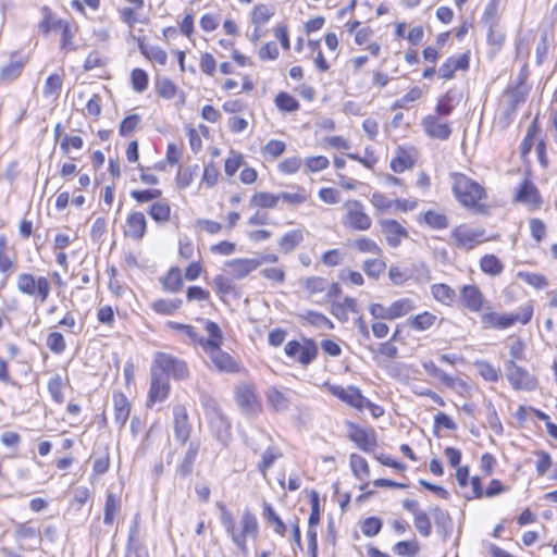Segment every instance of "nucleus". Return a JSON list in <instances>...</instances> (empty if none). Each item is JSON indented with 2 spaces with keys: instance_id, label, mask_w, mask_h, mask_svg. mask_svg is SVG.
Instances as JSON below:
<instances>
[{
  "instance_id": "1",
  "label": "nucleus",
  "mask_w": 557,
  "mask_h": 557,
  "mask_svg": "<svg viewBox=\"0 0 557 557\" xmlns=\"http://www.w3.org/2000/svg\"><path fill=\"white\" fill-rule=\"evenodd\" d=\"M188 374L189 371L185 361L166 352H156L150 368L151 380L147 407L151 408L156 403H162L169 397L170 376L181 381L187 379Z\"/></svg>"
},
{
  "instance_id": "2",
  "label": "nucleus",
  "mask_w": 557,
  "mask_h": 557,
  "mask_svg": "<svg viewBox=\"0 0 557 557\" xmlns=\"http://www.w3.org/2000/svg\"><path fill=\"white\" fill-rule=\"evenodd\" d=\"M206 331L209 337L202 347L209 354L214 367L221 372L236 373L239 372L240 366L231 355L221 349L222 332L220 326L213 321H206Z\"/></svg>"
},
{
  "instance_id": "3",
  "label": "nucleus",
  "mask_w": 557,
  "mask_h": 557,
  "mask_svg": "<svg viewBox=\"0 0 557 557\" xmlns=\"http://www.w3.org/2000/svg\"><path fill=\"white\" fill-rule=\"evenodd\" d=\"M533 315V306L525 304L520 307L517 313L500 314L491 309H485L480 320L484 329L506 330L511 327L517 322L521 324H528Z\"/></svg>"
},
{
  "instance_id": "4",
  "label": "nucleus",
  "mask_w": 557,
  "mask_h": 557,
  "mask_svg": "<svg viewBox=\"0 0 557 557\" xmlns=\"http://www.w3.org/2000/svg\"><path fill=\"white\" fill-rule=\"evenodd\" d=\"M453 193L457 201L466 208H475L480 200L485 198L484 188L462 173H453Z\"/></svg>"
},
{
  "instance_id": "5",
  "label": "nucleus",
  "mask_w": 557,
  "mask_h": 557,
  "mask_svg": "<svg viewBox=\"0 0 557 557\" xmlns=\"http://www.w3.org/2000/svg\"><path fill=\"white\" fill-rule=\"evenodd\" d=\"M16 287L21 294L33 297L40 304L47 301L51 292L50 281L46 276H37L32 273L18 274Z\"/></svg>"
},
{
  "instance_id": "6",
  "label": "nucleus",
  "mask_w": 557,
  "mask_h": 557,
  "mask_svg": "<svg viewBox=\"0 0 557 557\" xmlns=\"http://www.w3.org/2000/svg\"><path fill=\"white\" fill-rule=\"evenodd\" d=\"M286 356L301 366H309L318 356L319 349L314 339L302 338L299 341H289L284 348Z\"/></svg>"
},
{
  "instance_id": "7",
  "label": "nucleus",
  "mask_w": 557,
  "mask_h": 557,
  "mask_svg": "<svg viewBox=\"0 0 557 557\" xmlns=\"http://www.w3.org/2000/svg\"><path fill=\"white\" fill-rule=\"evenodd\" d=\"M346 213L343 216L344 226L354 231H368L372 225V219L366 212L364 206L359 200H348L344 205Z\"/></svg>"
},
{
  "instance_id": "8",
  "label": "nucleus",
  "mask_w": 557,
  "mask_h": 557,
  "mask_svg": "<svg viewBox=\"0 0 557 557\" xmlns=\"http://www.w3.org/2000/svg\"><path fill=\"white\" fill-rule=\"evenodd\" d=\"M506 374L515 389L534 391L537 387L536 377L524 368L517 366L513 360L506 363Z\"/></svg>"
},
{
  "instance_id": "9",
  "label": "nucleus",
  "mask_w": 557,
  "mask_h": 557,
  "mask_svg": "<svg viewBox=\"0 0 557 557\" xmlns=\"http://www.w3.org/2000/svg\"><path fill=\"white\" fill-rule=\"evenodd\" d=\"M235 400L240 410L248 416H255L261 411V405L251 384H239L235 388Z\"/></svg>"
},
{
  "instance_id": "10",
  "label": "nucleus",
  "mask_w": 557,
  "mask_h": 557,
  "mask_svg": "<svg viewBox=\"0 0 557 557\" xmlns=\"http://www.w3.org/2000/svg\"><path fill=\"white\" fill-rule=\"evenodd\" d=\"M459 300L470 312L482 313L485 309H491L490 304L485 301L482 292L475 285H463L459 293Z\"/></svg>"
},
{
  "instance_id": "11",
  "label": "nucleus",
  "mask_w": 557,
  "mask_h": 557,
  "mask_svg": "<svg viewBox=\"0 0 557 557\" xmlns=\"http://www.w3.org/2000/svg\"><path fill=\"white\" fill-rule=\"evenodd\" d=\"M240 525L242 531L237 532L235 530L232 541L243 554L247 555V536H255L258 532V521L256 516L251 513L249 510H245L240 519Z\"/></svg>"
},
{
  "instance_id": "12",
  "label": "nucleus",
  "mask_w": 557,
  "mask_h": 557,
  "mask_svg": "<svg viewBox=\"0 0 557 557\" xmlns=\"http://www.w3.org/2000/svg\"><path fill=\"white\" fill-rule=\"evenodd\" d=\"M484 231L471 228L465 225L457 226L451 236L456 240V245L462 249H472L483 242Z\"/></svg>"
},
{
  "instance_id": "13",
  "label": "nucleus",
  "mask_w": 557,
  "mask_h": 557,
  "mask_svg": "<svg viewBox=\"0 0 557 557\" xmlns=\"http://www.w3.org/2000/svg\"><path fill=\"white\" fill-rule=\"evenodd\" d=\"M225 271L236 280H242L261 265L258 258H237L225 262Z\"/></svg>"
},
{
  "instance_id": "14",
  "label": "nucleus",
  "mask_w": 557,
  "mask_h": 557,
  "mask_svg": "<svg viewBox=\"0 0 557 557\" xmlns=\"http://www.w3.org/2000/svg\"><path fill=\"white\" fill-rule=\"evenodd\" d=\"M424 133L431 137L441 140H447L451 135V128L447 122L441 121L438 115L429 114L421 121Z\"/></svg>"
},
{
  "instance_id": "15",
  "label": "nucleus",
  "mask_w": 557,
  "mask_h": 557,
  "mask_svg": "<svg viewBox=\"0 0 557 557\" xmlns=\"http://www.w3.org/2000/svg\"><path fill=\"white\" fill-rule=\"evenodd\" d=\"M329 391L332 395L356 409L361 410L366 406V398L356 386L331 385Z\"/></svg>"
},
{
  "instance_id": "16",
  "label": "nucleus",
  "mask_w": 557,
  "mask_h": 557,
  "mask_svg": "<svg viewBox=\"0 0 557 557\" xmlns=\"http://www.w3.org/2000/svg\"><path fill=\"white\" fill-rule=\"evenodd\" d=\"M348 436L350 441L357 445L358 448L366 453H371L376 448V437L374 431L372 430H366L354 423H350Z\"/></svg>"
},
{
  "instance_id": "17",
  "label": "nucleus",
  "mask_w": 557,
  "mask_h": 557,
  "mask_svg": "<svg viewBox=\"0 0 557 557\" xmlns=\"http://www.w3.org/2000/svg\"><path fill=\"white\" fill-rule=\"evenodd\" d=\"M147 219L143 212H131L125 222L124 235L134 240H140L146 235Z\"/></svg>"
},
{
  "instance_id": "18",
  "label": "nucleus",
  "mask_w": 557,
  "mask_h": 557,
  "mask_svg": "<svg viewBox=\"0 0 557 557\" xmlns=\"http://www.w3.org/2000/svg\"><path fill=\"white\" fill-rule=\"evenodd\" d=\"M379 223L382 233L391 247L399 246L401 239L408 237V231L396 220L384 219Z\"/></svg>"
},
{
  "instance_id": "19",
  "label": "nucleus",
  "mask_w": 557,
  "mask_h": 557,
  "mask_svg": "<svg viewBox=\"0 0 557 557\" xmlns=\"http://www.w3.org/2000/svg\"><path fill=\"white\" fill-rule=\"evenodd\" d=\"M174 433L177 441L185 444L190 435L187 409L183 405L173 408Z\"/></svg>"
},
{
  "instance_id": "20",
  "label": "nucleus",
  "mask_w": 557,
  "mask_h": 557,
  "mask_svg": "<svg viewBox=\"0 0 557 557\" xmlns=\"http://www.w3.org/2000/svg\"><path fill=\"white\" fill-rule=\"evenodd\" d=\"M469 55L467 53H462L461 55L455 58H448L438 70V75L442 78L450 79L454 76V73L458 70H467L469 67Z\"/></svg>"
},
{
  "instance_id": "21",
  "label": "nucleus",
  "mask_w": 557,
  "mask_h": 557,
  "mask_svg": "<svg viewBox=\"0 0 557 557\" xmlns=\"http://www.w3.org/2000/svg\"><path fill=\"white\" fill-rule=\"evenodd\" d=\"M113 404H114V422L119 425L120 429L124 428L126 424L129 414H131V403L127 397L121 393H113Z\"/></svg>"
},
{
  "instance_id": "22",
  "label": "nucleus",
  "mask_w": 557,
  "mask_h": 557,
  "mask_svg": "<svg viewBox=\"0 0 557 557\" xmlns=\"http://www.w3.org/2000/svg\"><path fill=\"white\" fill-rule=\"evenodd\" d=\"M267 403L276 412L286 411L290 405L288 393L274 386L265 392Z\"/></svg>"
},
{
  "instance_id": "23",
  "label": "nucleus",
  "mask_w": 557,
  "mask_h": 557,
  "mask_svg": "<svg viewBox=\"0 0 557 557\" xmlns=\"http://www.w3.org/2000/svg\"><path fill=\"white\" fill-rule=\"evenodd\" d=\"M430 513L434 520L437 532L442 534L444 540L447 539L451 534L454 527L453 519L449 513L440 507L432 508Z\"/></svg>"
},
{
  "instance_id": "24",
  "label": "nucleus",
  "mask_w": 557,
  "mask_h": 557,
  "mask_svg": "<svg viewBox=\"0 0 557 557\" xmlns=\"http://www.w3.org/2000/svg\"><path fill=\"white\" fill-rule=\"evenodd\" d=\"M199 449L200 444L198 442L193 441L189 443L184 459L176 469V473L180 476L186 478L193 472L194 463L198 456Z\"/></svg>"
},
{
  "instance_id": "25",
  "label": "nucleus",
  "mask_w": 557,
  "mask_h": 557,
  "mask_svg": "<svg viewBox=\"0 0 557 557\" xmlns=\"http://www.w3.org/2000/svg\"><path fill=\"white\" fill-rule=\"evenodd\" d=\"M166 326L177 333H181L190 344L200 345L201 347L206 344L203 336H201L193 325L168 321Z\"/></svg>"
},
{
  "instance_id": "26",
  "label": "nucleus",
  "mask_w": 557,
  "mask_h": 557,
  "mask_svg": "<svg viewBox=\"0 0 557 557\" xmlns=\"http://www.w3.org/2000/svg\"><path fill=\"white\" fill-rule=\"evenodd\" d=\"M208 421L216 440L223 444H226L231 438V423L227 418L222 413L218 417L211 418Z\"/></svg>"
},
{
  "instance_id": "27",
  "label": "nucleus",
  "mask_w": 557,
  "mask_h": 557,
  "mask_svg": "<svg viewBox=\"0 0 557 557\" xmlns=\"http://www.w3.org/2000/svg\"><path fill=\"white\" fill-rule=\"evenodd\" d=\"M305 240V233L301 228H295L286 232L278 240V247L282 252L289 253Z\"/></svg>"
},
{
  "instance_id": "28",
  "label": "nucleus",
  "mask_w": 557,
  "mask_h": 557,
  "mask_svg": "<svg viewBox=\"0 0 557 557\" xmlns=\"http://www.w3.org/2000/svg\"><path fill=\"white\" fill-rule=\"evenodd\" d=\"M121 508V502L120 498L113 494L108 493L106 497L104 508H103V523L106 525H112L115 516L119 512Z\"/></svg>"
},
{
  "instance_id": "29",
  "label": "nucleus",
  "mask_w": 557,
  "mask_h": 557,
  "mask_svg": "<svg viewBox=\"0 0 557 557\" xmlns=\"http://www.w3.org/2000/svg\"><path fill=\"white\" fill-rule=\"evenodd\" d=\"M419 222L423 221L428 226L433 230H444L449 225L448 218L441 212L429 210L421 214L418 219Z\"/></svg>"
},
{
  "instance_id": "30",
  "label": "nucleus",
  "mask_w": 557,
  "mask_h": 557,
  "mask_svg": "<svg viewBox=\"0 0 557 557\" xmlns=\"http://www.w3.org/2000/svg\"><path fill=\"white\" fill-rule=\"evenodd\" d=\"M183 300L180 298L175 299H157L151 302V309L159 314L163 315H172L174 314L182 306Z\"/></svg>"
},
{
  "instance_id": "31",
  "label": "nucleus",
  "mask_w": 557,
  "mask_h": 557,
  "mask_svg": "<svg viewBox=\"0 0 557 557\" xmlns=\"http://www.w3.org/2000/svg\"><path fill=\"white\" fill-rule=\"evenodd\" d=\"M433 297L443 305L450 306L456 300L455 290L444 283L433 284L431 286Z\"/></svg>"
},
{
  "instance_id": "32",
  "label": "nucleus",
  "mask_w": 557,
  "mask_h": 557,
  "mask_svg": "<svg viewBox=\"0 0 557 557\" xmlns=\"http://www.w3.org/2000/svg\"><path fill=\"white\" fill-rule=\"evenodd\" d=\"M299 318L306 321L308 324L319 329L332 330L334 327L333 322L326 318L323 313L312 310H307L299 314Z\"/></svg>"
},
{
  "instance_id": "33",
  "label": "nucleus",
  "mask_w": 557,
  "mask_h": 557,
  "mask_svg": "<svg viewBox=\"0 0 557 557\" xmlns=\"http://www.w3.org/2000/svg\"><path fill=\"white\" fill-rule=\"evenodd\" d=\"M161 283L165 292H180L183 287L181 270L178 268H171L168 274L161 280Z\"/></svg>"
},
{
  "instance_id": "34",
  "label": "nucleus",
  "mask_w": 557,
  "mask_h": 557,
  "mask_svg": "<svg viewBox=\"0 0 557 557\" xmlns=\"http://www.w3.org/2000/svg\"><path fill=\"white\" fill-rule=\"evenodd\" d=\"M458 102L459 100L457 99L456 94L453 90H448L437 101L435 107L436 115H449Z\"/></svg>"
},
{
  "instance_id": "35",
  "label": "nucleus",
  "mask_w": 557,
  "mask_h": 557,
  "mask_svg": "<svg viewBox=\"0 0 557 557\" xmlns=\"http://www.w3.org/2000/svg\"><path fill=\"white\" fill-rule=\"evenodd\" d=\"M435 321H436L435 314H433L429 311H424L420 314H417V315L410 318L408 320V325L414 331L422 332V331H426L430 327H432L433 324L435 323Z\"/></svg>"
},
{
  "instance_id": "36",
  "label": "nucleus",
  "mask_w": 557,
  "mask_h": 557,
  "mask_svg": "<svg viewBox=\"0 0 557 557\" xmlns=\"http://www.w3.org/2000/svg\"><path fill=\"white\" fill-rule=\"evenodd\" d=\"M150 216L157 222L164 224L171 216V207L166 200L152 203L149 209Z\"/></svg>"
},
{
  "instance_id": "37",
  "label": "nucleus",
  "mask_w": 557,
  "mask_h": 557,
  "mask_svg": "<svg viewBox=\"0 0 557 557\" xmlns=\"http://www.w3.org/2000/svg\"><path fill=\"white\" fill-rule=\"evenodd\" d=\"M280 200V194L274 195L268 191H259L252 195L250 203L255 207L273 209Z\"/></svg>"
},
{
  "instance_id": "38",
  "label": "nucleus",
  "mask_w": 557,
  "mask_h": 557,
  "mask_svg": "<svg viewBox=\"0 0 557 557\" xmlns=\"http://www.w3.org/2000/svg\"><path fill=\"white\" fill-rule=\"evenodd\" d=\"M366 274L372 278H379L386 269V262L382 256H376L373 259H367L362 265Z\"/></svg>"
},
{
  "instance_id": "39",
  "label": "nucleus",
  "mask_w": 557,
  "mask_h": 557,
  "mask_svg": "<svg viewBox=\"0 0 557 557\" xmlns=\"http://www.w3.org/2000/svg\"><path fill=\"white\" fill-rule=\"evenodd\" d=\"M482 272L490 275H498L504 270V264L495 255H485L480 260Z\"/></svg>"
},
{
  "instance_id": "40",
  "label": "nucleus",
  "mask_w": 557,
  "mask_h": 557,
  "mask_svg": "<svg viewBox=\"0 0 557 557\" xmlns=\"http://www.w3.org/2000/svg\"><path fill=\"white\" fill-rule=\"evenodd\" d=\"M282 454L273 447H268L262 456L261 461L258 463V470L263 478H267L268 470L274 465V462L281 458Z\"/></svg>"
},
{
  "instance_id": "41",
  "label": "nucleus",
  "mask_w": 557,
  "mask_h": 557,
  "mask_svg": "<svg viewBox=\"0 0 557 557\" xmlns=\"http://www.w3.org/2000/svg\"><path fill=\"white\" fill-rule=\"evenodd\" d=\"M414 309L413 301L409 298L397 299L389 306L392 320L406 315Z\"/></svg>"
},
{
  "instance_id": "42",
  "label": "nucleus",
  "mask_w": 557,
  "mask_h": 557,
  "mask_svg": "<svg viewBox=\"0 0 557 557\" xmlns=\"http://www.w3.org/2000/svg\"><path fill=\"white\" fill-rule=\"evenodd\" d=\"M274 15V11L267 4H258L251 13V22L256 26L267 24Z\"/></svg>"
},
{
  "instance_id": "43",
  "label": "nucleus",
  "mask_w": 557,
  "mask_h": 557,
  "mask_svg": "<svg viewBox=\"0 0 557 557\" xmlns=\"http://www.w3.org/2000/svg\"><path fill=\"white\" fill-rule=\"evenodd\" d=\"M354 247L357 248L360 252L371 253L374 256H382L383 250L381 247L373 240L367 237L357 238L354 242Z\"/></svg>"
},
{
  "instance_id": "44",
  "label": "nucleus",
  "mask_w": 557,
  "mask_h": 557,
  "mask_svg": "<svg viewBox=\"0 0 557 557\" xmlns=\"http://www.w3.org/2000/svg\"><path fill=\"white\" fill-rule=\"evenodd\" d=\"M63 387L64 383L59 374L53 375L48 382L49 394L58 404H62L64 401Z\"/></svg>"
},
{
  "instance_id": "45",
  "label": "nucleus",
  "mask_w": 557,
  "mask_h": 557,
  "mask_svg": "<svg viewBox=\"0 0 557 557\" xmlns=\"http://www.w3.org/2000/svg\"><path fill=\"white\" fill-rule=\"evenodd\" d=\"M275 104L278 110L284 112H294L299 109V102L287 92H280L275 98Z\"/></svg>"
},
{
  "instance_id": "46",
  "label": "nucleus",
  "mask_w": 557,
  "mask_h": 557,
  "mask_svg": "<svg viewBox=\"0 0 557 557\" xmlns=\"http://www.w3.org/2000/svg\"><path fill=\"white\" fill-rule=\"evenodd\" d=\"M349 462L351 470L356 476H358L359 479H363L364 476L369 475V466L367 460L362 456L358 454H351Z\"/></svg>"
},
{
  "instance_id": "47",
  "label": "nucleus",
  "mask_w": 557,
  "mask_h": 557,
  "mask_svg": "<svg viewBox=\"0 0 557 557\" xmlns=\"http://www.w3.org/2000/svg\"><path fill=\"white\" fill-rule=\"evenodd\" d=\"M46 345L55 355H61L66 348L65 338L60 332L48 334Z\"/></svg>"
},
{
  "instance_id": "48",
  "label": "nucleus",
  "mask_w": 557,
  "mask_h": 557,
  "mask_svg": "<svg viewBox=\"0 0 557 557\" xmlns=\"http://www.w3.org/2000/svg\"><path fill=\"white\" fill-rule=\"evenodd\" d=\"M413 518L414 527L417 531L420 533V535L424 537L430 536L432 532L430 516L425 511L421 510L420 512H417V515Z\"/></svg>"
},
{
  "instance_id": "49",
  "label": "nucleus",
  "mask_w": 557,
  "mask_h": 557,
  "mask_svg": "<svg viewBox=\"0 0 557 557\" xmlns=\"http://www.w3.org/2000/svg\"><path fill=\"white\" fill-rule=\"evenodd\" d=\"M518 277H520L524 283L531 285L536 289H543L548 286V280L539 273L532 272H519Z\"/></svg>"
},
{
  "instance_id": "50",
  "label": "nucleus",
  "mask_w": 557,
  "mask_h": 557,
  "mask_svg": "<svg viewBox=\"0 0 557 557\" xmlns=\"http://www.w3.org/2000/svg\"><path fill=\"white\" fill-rule=\"evenodd\" d=\"M23 63L21 61H11L0 71L1 82H12L21 75Z\"/></svg>"
},
{
  "instance_id": "51",
  "label": "nucleus",
  "mask_w": 557,
  "mask_h": 557,
  "mask_svg": "<svg viewBox=\"0 0 557 557\" xmlns=\"http://www.w3.org/2000/svg\"><path fill=\"white\" fill-rule=\"evenodd\" d=\"M44 18L39 24V29L44 34H48L51 29H59L63 25V20L54 18L51 11L44 7Z\"/></svg>"
},
{
  "instance_id": "52",
  "label": "nucleus",
  "mask_w": 557,
  "mask_h": 557,
  "mask_svg": "<svg viewBox=\"0 0 557 557\" xmlns=\"http://www.w3.org/2000/svg\"><path fill=\"white\" fill-rule=\"evenodd\" d=\"M140 51L149 60L154 61L161 65H165L168 62V54L160 47H157V46L143 47V46H140Z\"/></svg>"
},
{
  "instance_id": "53",
  "label": "nucleus",
  "mask_w": 557,
  "mask_h": 557,
  "mask_svg": "<svg viewBox=\"0 0 557 557\" xmlns=\"http://www.w3.org/2000/svg\"><path fill=\"white\" fill-rule=\"evenodd\" d=\"M475 368L479 374L490 382H496L498 380V370L487 361H476Z\"/></svg>"
},
{
  "instance_id": "54",
  "label": "nucleus",
  "mask_w": 557,
  "mask_h": 557,
  "mask_svg": "<svg viewBox=\"0 0 557 557\" xmlns=\"http://www.w3.org/2000/svg\"><path fill=\"white\" fill-rule=\"evenodd\" d=\"M264 518L269 521L275 524L274 531L281 535H284L286 531V525L282 521V519L276 515L272 506L268 503H264Z\"/></svg>"
},
{
  "instance_id": "55",
  "label": "nucleus",
  "mask_w": 557,
  "mask_h": 557,
  "mask_svg": "<svg viewBox=\"0 0 557 557\" xmlns=\"http://www.w3.org/2000/svg\"><path fill=\"white\" fill-rule=\"evenodd\" d=\"M382 521L376 517H369L361 523V531L366 536L372 537L380 533Z\"/></svg>"
},
{
  "instance_id": "56",
  "label": "nucleus",
  "mask_w": 557,
  "mask_h": 557,
  "mask_svg": "<svg viewBox=\"0 0 557 557\" xmlns=\"http://www.w3.org/2000/svg\"><path fill=\"white\" fill-rule=\"evenodd\" d=\"M311 512L308 520V528H317L320 522V502L319 494L312 491L310 494Z\"/></svg>"
},
{
  "instance_id": "57",
  "label": "nucleus",
  "mask_w": 557,
  "mask_h": 557,
  "mask_svg": "<svg viewBox=\"0 0 557 557\" xmlns=\"http://www.w3.org/2000/svg\"><path fill=\"white\" fill-rule=\"evenodd\" d=\"M132 85L137 92H143L148 86V75L141 69H134L132 71Z\"/></svg>"
},
{
  "instance_id": "58",
  "label": "nucleus",
  "mask_w": 557,
  "mask_h": 557,
  "mask_svg": "<svg viewBox=\"0 0 557 557\" xmlns=\"http://www.w3.org/2000/svg\"><path fill=\"white\" fill-rule=\"evenodd\" d=\"M218 507L221 511V523L226 530V532L230 534V536L233 537V534L235 532V520L233 518V515L227 510L224 504L218 503Z\"/></svg>"
},
{
  "instance_id": "59",
  "label": "nucleus",
  "mask_w": 557,
  "mask_h": 557,
  "mask_svg": "<svg viewBox=\"0 0 557 557\" xmlns=\"http://www.w3.org/2000/svg\"><path fill=\"white\" fill-rule=\"evenodd\" d=\"M62 30V39H61V48L66 51L75 50L74 45V32L72 30L70 24L63 21V25L59 28Z\"/></svg>"
},
{
  "instance_id": "60",
  "label": "nucleus",
  "mask_w": 557,
  "mask_h": 557,
  "mask_svg": "<svg viewBox=\"0 0 557 557\" xmlns=\"http://www.w3.org/2000/svg\"><path fill=\"white\" fill-rule=\"evenodd\" d=\"M243 162V156L234 150L231 151L230 157L225 160L224 171L227 176H233Z\"/></svg>"
},
{
  "instance_id": "61",
  "label": "nucleus",
  "mask_w": 557,
  "mask_h": 557,
  "mask_svg": "<svg viewBox=\"0 0 557 557\" xmlns=\"http://www.w3.org/2000/svg\"><path fill=\"white\" fill-rule=\"evenodd\" d=\"M161 194L160 189L132 190L131 197L137 202L144 203L160 198Z\"/></svg>"
},
{
  "instance_id": "62",
  "label": "nucleus",
  "mask_w": 557,
  "mask_h": 557,
  "mask_svg": "<svg viewBox=\"0 0 557 557\" xmlns=\"http://www.w3.org/2000/svg\"><path fill=\"white\" fill-rule=\"evenodd\" d=\"M305 164L309 172H319L326 169L330 165V161L324 156L308 157L305 160Z\"/></svg>"
},
{
  "instance_id": "63",
  "label": "nucleus",
  "mask_w": 557,
  "mask_h": 557,
  "mask_svg": "<svg viewBox=\"0 0 557 557\" xmlns=\"http://www.w3.org/2000/svg\"><path fill=\"white\" fill-rule=\"evenodd\" d=\"M140 122V116L138 114H132L126 116L120 124V135L127 136L135 131Z\"/></svg>"
},
{
  "instance_id": "64",
  "label": "nucleus",
  "mask_w": 557,
  "mask_h": 557,
  "mask_svg": "<svg viewBox=\"0 0 557 557\" xmlns=\"http://www.w3.org/2000/svg\"><path fill=\"white\" fill-rule=\"evenodd\" d=\"M157 89L161 97L172 99L176 95V86L169 78H163L157 83Z\"/></svg>"
}]
</instances>
